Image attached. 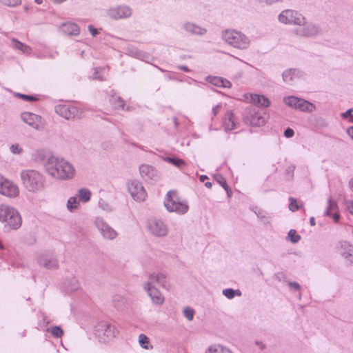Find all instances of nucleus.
<instances>
[{
	"label": "nucleus",
	"instance_id": "obj_1",
	"mask_svg": "<svg viewBox=\"0 0 353 353\" xmlns=\"http://www.w3.org/2000/svg\"><path fill=\"white\" fill-rule=\"evenodd\" d=\"M44 167L49 175L59 180H70L75 174V169L70 162L54 155L47 158Z\"/></svg>",
	"mask_w": 353,
	"mask_h": 353
},
{
	"label": "nucleus",
	"instance_id": "obj_2",
	"mask_svg": "<svg viewBox=\"0 0 353 353\" xmlns=\"http://www.w3.org/2000/svg\"><path fill=\"white\" fill-rule=\"evenodd\" d=\"M22 185L25 189L32 193H37L45 188L46 178L43 174L36 170H24L20 174Z\"/></svg>",
	"mask_w": 353,
	"mask_h": 353
},
{
	"label": "nucleus",
	"instance_id": "obj_3",
	"mask_svg": "<svg viewBox=\"0 0 353 353\" xmlns=\"http://www.w3.org/2000/svg\"><path fill=\"white\" fill-rule=\"evenodd\" d=\"M0 221L5 223V228L10 230H17L22 223L19 212L6 204H0Z\"/></svg>",
	"mask_w": 353,
	"mask_h": 353
},
{
	"label": "nucleus",
	"instance_id": "obj_4",
	"mask_svg": "<svg viewBox=\"0 0 353 353\" xmlns=\"http://www.w3.org/2000/svg\"><path fill=\"white\" fill-rule=\"evenodd\" d=\"M223 38L227 43L239 49H246L250 45L248 37L234 30H225Z\"/></svg>",
	"mask_w": 353,
	"mask_h": 353
},
{
	"label": "nucleus",
	"instance_id": "obj_5",
	"mask_svg": "<svg viewBox=\"0 0 353 353\" xmlns=\"http://www.w3.org/2000/svg\"><path fill=\"white\" fill-rule=\"evenodd\" d=\"M164 205L168 211L175 212L179 214L186 213L189 209L187 202L179 201L176 192L174 191H169L167 193Z\"/></svg>",
	"mask_w": 353,
	"mask_h": 353
},
{
	"label": "nucleus",
	"instance_id": "obj_6",
	"mask_svg": "<svg viewBox=\"0 0 353 353\" xmlns=\"http://www.w3.org/2000/svg\"><path fill=\"white\" fill-rule=\"evenodd\" d=\"M267 119V114L261 112L256 107L248 108L243 114L245 123L253 126L263 125Z\"/></svg>",
	"mask_w": 353,
	"mask_h": 353
},
{
	"label": "nucleus",
	"instance_id": "obj_7",
	"mask_svg": "<svg viewBox=\"0 0 353 353\" xmlns=\"http://www.w3.org/2000/svg\"><path fill=\"white\" fill-rule=\"evenodd\" d=\"M147 228L148 232L156 237L165 236L168 233V225L162 220L157 218L148 220Z\"/></svg>",
	"mask_w": 353,
	"mask_h": 353
},
{
	"label": "nucleus",
	"instance_id": "obj_8",
	"mask_svg": "<svg viewBox=\"0 0 353 353\" xmlns=\"http://www.w3.org/2000/svg\"><path fill=\"white\" fill-rule=\"evenodd\" d=\"M283 101L287 105L302 112H312L315 110L313 103L294 96L285 97Z\"/></svg>",
	"mask_w": 353,
	"mask_h": 353
},
{
	"label": "nucleus",
	"instance_id": "obj_9",
	"mask_svg": "<svg viewBox=\"0 0 353 353\" xmlns=\"http://www.w3.org/2000/svg\"><path fill=\"white\" fill-rule=\"evenodd\" d=\"M279 20L285 24L301 26L304 23L305 17L297 11L285 10L279 15Z\"/></svg>",
	"mask_w": 353,
	"mask_h": 353
},
{
	"label": "nucleus",
	"instance_id": "obj_10",
	"mask_svg": "<svg viewBox=\"0 0 353 353\" xmlns=\"http://www.w3.org/2000/svg\"><path fill=\"white\" fill-rule=\"evenodd\" d=\"M117 330L114 325L106 322H101L98 324L95 330V334L103 342L115 337Z\"/></svg>",
	"mask_w": 353,
	"mask_h": 353
},
{
	"label": "nucleus",
	"instance_id": "obj_11",
	"mask_svg": "<svg viewBox=\"0 0 353 353\" xmlns=\"http://www.w3.org/2000/svg\"><path fill=\"white\" fill-rule=\"evenodd\" d=\"M320 32L319 28L312 23L306 22L305 20L301 26L294 29V33L296 36L301 37H314L318 35Z\"/></svg>",
	"mask_w": 353,
	"mask_h": 353
},
{
	"label": "nucleus",
	"instance_id": "obj_12",
	"mask_svg": "<svg viewBox=\"0 0 353 353\" xmlns=\"http://www.w3.org/2000/svg\"><path fill=\"white\" fill-rule=\"evenodd\" d=\"M128 191L132 197L138 201L145 200L147 194L142 184L137 180H133L128 183Z\"/></svg>",
	"mask_w": 353,
	"mask_h": 353
},
{
	"label": "nucleus",
	"instance_id": "obj_13",
	"mask_svg": "<svg viewBox=\"0 0 353 353\" xmlns=\"http://www.w3.org/2000/svg\"><path fill=\"white\" fill-rule=\"evenodd\" d=\"M95 225L100 232L103 238L109 240L115 239L118 233L110 226L106 222H105L101 218H97L95 220Z\"/></svg>",
	"mask_w": 353,
	"mask_h": 353
},
{
	"label": "nucleus",
	"instance_id": "obj_14",
	"mask_svg": "<svg viewBox=\"0 0 353 353\" xmlns=\"http://www.w3.org/2000/svg\"><path fill=\"white\" fill-rule=\"evenodd\" d=\"M107 14L113 19H126L132 15V9L128 6H118L109 8Z\"/></svg>",
	"mask_w": 353,
	"mask_h": 353
},
{
	"label": "nucleus",
	"instance_id": "obj_15",
	"mask_svg": "<svg viewBox=\"0 0 353 353\" xmlns=\"http://www.w3.org/2000/svg\"><path fill=\"white\" fill-rule=\"evenodd\" d=\"M40 265L49 270H56L59 268V262L55 255L52 253H46L38 258Z\"/></svg>",
	"mask_w": 353,
	"mask_h": 353
},
{
	"label": "nucleus",
	"instance_id": "obj_16",
	"mask_svg": "<svg viewBox=\"0 0 353 353\" xmlns=\"http://www.w3.org/2000/svg\"><path fill=\"white\" fill-rule=\"evenodd\" d=\"M143 289L148 292L152 302L157 305H161L164 301V297L160 291L150 283H145Z\"/></svg>",
	"mask_w": 353,
	"mask_h": 353
},
{
	"label": "nucleus",
	"instance_id": "obj_17",
	"mask_svg": "<svg viewBox=\"0 0 353 353\" xmlns=\"http://www.w3.org/2000/svg\"><path fill=\"white\" fill-rule=\"evenodd\" d=\"M141 177L145 181L155 182L159 179L158 171L149 165H141L139 168Z\"/></svg>",
	"mask_w": 353,
	"mask_h": 353
},
{
	"label": "nucleus",
	"instance_id": "obj_18",
	"mask_svg": "<svg viewBox=\"0 0 353 353\" xmlns=\"http://www.w3.org/2000/svg\"><path fill=\"white\" fill-rule=\"evenodd\" d=\"M23 122L34 129L39 130L41 125V117L32 112H25L21 115Z\"/></svg>",
	"mask_w": 353,
	"mask_h": 353
},
{
	"label": "nucleus",
	"instance_id": "obj_19",
	"mask_svg": "<svg viewBox=\"0 0 353 353\" xmlns=\"http://www.w3.org/2000/svg\"><path fill=\"white\" fill-rule=\"evenodd\" d=\"M55 112L61 117L69 120L74 118L77 113V109L73 106L60 104L55 106Z\"/></svg>",
	"mask_w": 353,
	"mask_h": 353
},
{
	"label": "nucleus",
	"instance_id": "obj_20",
	"mask_svg": "<svg viewBox=\"0 0 353 353\" xmlns=\"http://www.w3.org/2000/svg\"><path fill=\"white\" fill-rule=\"evenodd\" d=\"M19 190L18 187L12 181L7 179L3 188L0 190V194L10 198L18 196Z\"/></svg>",
	"mask_w": 353,
	"mask_h": 353
},
{
	"label": "nucleus",
	"instance_id": "obj_21",
	"mask_svg": "<svg viewBox=\"0 0 353 353\" xmlns=\"http://www.w3.org/2000/svg\"><path fill=\"white\" fill-rule=\"evenodd\" d=\"M146 283H150V284L153 285L155 283H157L159 285L166 289H168L169 287L166 281V275L163 273L151 274L149 276L148 281Z\"/></svg>",
	"mask_w": 353,
	"mask_h": 353
},
{
	"label": "nucleus",
	"instance_id": "obj_22",
	"mask_svg": "<svg viewBox=\"0 0 353 353\" xmlns=\"http://www.w3.org/2000/svg\"><path fill=\"white\" fill-rule=\"evenodd\" d=\"M238 123L234 114L231 111H228L223 119V126L225 131H231L237 128Z\"/></svg>",
	"mask_w": 353,
	"mask_h": 353
},
{
	"label": "nucleus",
	"instance_id": "obj_23",
	"mask_svg": "<svg viewBox=\"0 0 353 353\" xmlns=\"http://www.w3.org/2000/svg\"><path fill=\"white\" fill-rule=\"evenodd\" d=\"M206 80L211 84L220 88H230L232 86L230 81L220 77L209 76L206 78Z\"/></svg>",
	"mask_w": 353,
	"mask_h": 353
},
{
	"label": "nucleus",
	"instance_id": "obj_24",
	"mask_svg": "<svg viewBox=\"0 0 353 353\" xmlns=\"http://www.w3.org/2000/svg\"><path fill=\"white\" fill-rule=\"evenodd\" d=\"M341 254L349 262L353 263V245L347 241L341 243Z\"/></svg>",
	"mask_w": 353,
	"mask_h": 353
},
{
	"label": "nucleus",
	"instance_id": "obj_25",
	"mask_svg": "<svg viewBox=\"0 0 353 353\" xmlns=\"http://www.w3.org/2000/svg\"><path fill=\"white\" fill-rule=\"evenodd\" d=\"M250 101L254 105L260 107L267 108L270 104V101L264 95L256 94H250Z\"/></svg>",
	"mask_w": 353,
	"mask_h": 353
},
{
	"label": "nucleus",
	"instance_id": "obj_26",
	"mask_svg": "<svg viewBox=\"0 0 353 353\" xmlns=\"http://www.w3.org/2000/svg\"><path fill=\"white\" fill-rule=\"evenodd\" d=\"M62 32L68 35L77 36L79 34V26L72 22H66L62 24Z\"/></svg>",
	"mask_w": 353,
	"mask_h": 353
},
{
	"label": "nucleus",
	"instance_id": "obj_27",
	"mask_svg": "<svg viewBox=\"0 0 353 353\" xmlns=\"http://www.w3.org/2000/svg\"><path fill=\"white\" fill-rule=\"evenodd\" d=\"M183 29L192 34L203 35L206 33V30L205 28L190 22L184 23Z\"/></svg>",
	"mask_w": 353,
	"mask_h": 353
},
{
	"label": "nucleus",
	"instance_id": "obj_28",
	"mask_svg": "<svg viewBox=\"0 0 353 353\" xmlns=\"http://www.w3.org/2000/svg\"><path fill=\"white\" fill-rule=\"evenodd\" d=\"M110 103L115 109H123L125 106L124 101L120 96L116 94L115 93L111 94L110 98Z\"/></svg>",
	"mask_w": 353,
	"mask_h": 353
},
{
	"label": "nucleus",
	"instance_id": "obj_29",
	"mask_svg": "<svg viewBox=\"0 0 353 353\" xmlns=\"http://www.w3.org/2000/svg\"><path fill=\"white\" fill-rule=\"evenodd\" d=\"M12 45L13 48L21 50L22 52L25 54H30L31 52V48L30 46L20 42L19 41L13 39L12 40Z\"/></svg>",
	"mask_w": 353,
	"mask_h": 353
},
{
	"label": "nucleus",
	"instance_id": "obj_30",
	"mask_svg": "<svg viewBox=\"0 0 353 353\" xmlns=\"http://www.w3.org/2000/svg\"><path fill=\"white\" fill-rule=\"evenodd\" d=\"M296 72L297 70L296 69H289L284 71L282 74L283 81L288 84H292L296 74Z\"/></svg>",
	"mask_w": 353,
	"mask_h": 353
},
{
	"label": "nucleus",
	"instance_id": "obj_31",
	"mask_svg": "<svg viewBox=\"0 0 353 353\" xmlns=\"http://www.w3.org/2000/svg\"><path fill=\"white\" fill-rule=\"evenodd\" d=\"M165 161L170 163H172L176 168H180V169L186 165L185 162L183 159H179L176 157H168L165 158Z\"/></svg>",
	"mask_w": 353,
	"mask_h": 353
},
{
	"label": "nucleus",
	"instance_id": "obj_32",
	"mask_svg": "<svg viewBox=\"0 0 353 353\" xmlns=\"http://www.w3.org/2000/svg\"><path fill=\"white\" fill-rule=\"evenodd\" d=\"M80 199L83 202H88L91 197V192L86 188H81L78 191Z\"/></svg>",
	"mask_w": 353,
	"mask_h": 353
},
{
	"label": "nucleus",
	"instance_id": "obj_33",
	"mask_svg": "<svg viewBox=\"0 0 353 353\" xmlns=\"http://www.w3.org/2000/svg\"><path fill=\"white\" fill-rule=\"evenodd\" d=\"M327 207L325 212V215L327 216H331V210H337L338 205L337 203L332 200V197L330 196L327 199Z\"/></svg>",
	"mask_w": 353,
	"mask_h": 353
},
{
	"label": "nucleus",
	"instance_id": "obj_34",
	"mask_svg": "<svg viewBox=\"0 0 353 353\" xmlns=\"http://www.w3.org/2000/svg\"><path fill=\"white\" fill-rule=\"evenodd\" d=\"M205 353H232L228 349L223 346H210Z\"/></svg>",
	"mask_w": 353,
	"mask_h": 353
},
{
	"label": "nucleus",
	"instance_id": "obj_35",
	"mask_svg": "<svg viewBox=\"0 0 353 353\" xmlns=\"http://www.w3.org/2000/svg\"><path fill=\"white\" fill-rule=\"evenodd\" d=\"M223 294L229 299H233L236 295L241 296V292L239 290H234L232 288H227L223 290Z\"/></svg>",
	"mask_w": 353,
	"mask_h": 353
},
{
	"label": "nucleus",
	"instance_id": "obj_36",
	"mask_svg": "<svg viewBox=\"0 0 353 353\" xmlns=\"http://www.w3.org/2000/svg\"><path fill=\"white\" fill-rule=\"evenodd\" d=\"M48 331L56 338H61L63 335V330L60 326H52L48 329Z\"/></svg>",
	"mask_w": 353,
	"mask_h": 353
},
{
	"label": "nucleus",
	"instance_id": "obj_37",
	"mask_svg": "<svg viewBox=\"0 0 353 353\" xmlns=\"http://www.w3.org/2000/svg\"><path fill=\"white\" fill-rule=\"evenodd\" d=\"M34 160L37 162H46V152L43 150H38L34 154Z\"/></svg>",
	"mask_w": 353,
	"mask_h": 353
},
{
	"label": "nucleus",
	"instance_id": "obj_38",
	"mask_svg": "<svg viewBox=\"0 0 353 353\" xmlns=\"http://www.w3.org/2000/svg\"><path fill=\"white\" fill-rule=\"evenodd\" d=\"M79 205V201H77V198L75 196L70 197L67 203V208L70 211H72L74 209H77Z\"/></svg>",
	"mask_w": 353,
	"mask_h": 353
},
{
	"label": "nucleus",
	"instance_id": "obj_39",
	"mask_svg": "<svg viewBox=\"0 0 353 353\" xmlns=\"http://www.w3.org/2000/svg\"><path fill=\"white\" fill-rule=\"evenodd\" d=\"M288 236L291 242L295 243L299 241L301 236L298 234L295 230H290L288 234Z\"/></svg>",
	"mask_w": 353,
	"mask_h": 353
},
{
	"label": "nucleus",
	"instance_id": "obj_40",
	"mask_svg": "<svg viewBox=\"0 0 353 353\" xmlns=\"http://www.w3.org/2000/svg\"><path fill=\"white\" fill-rule=\"evenodd\" d=\"M289 201H290L289 209L292 212H296L299 209L302 208V205H299L298 204L296 199H294L293 197H290Z\"/></svg>",
	"mask_w": 353,
	"mask_h": 353
},
{
	"label": "nucleus",
	"instance_id": "obj_41",
	"mask_svg": "<svg viewBox=\"0 0 353 353\" xmlns=\"http://www.w3.org/2000/svg\"><path fill=\"white\" fill-rule=\"evenodd\" d=\"M14 96L24 101H36L38 100L37 97L34 96L27 95L19 92L15 93Z\"/></svg>",
	"mask_w": 353,
	"mask_h": 353
},
{
	"label": "nucleus",
	"instance_id": "obj_42",
	"mask_svg": "<svg viewBox=\"0 0 353 353\" xmlns=\"http://www.w3.org/2000/svg\"><path fill=\"white\" fill-rule=\"evenodd\" d=\"M183 313L184 316L188 321H192L193 319L194 314V310L192 308H191L190 307H186L184 308Z\"/></svg>",
	"mask_w": 353,
	"mask_h": 353
},
{
	"label": "nucleus",
	"instance_id": "obj_43",
	"mask_svg": "<svg viewBox=\"0 0 353 353\" xmlns=\"http://www.w3.org/2000/svg\"><path fill=\"white\" fill-rule=\"evenodd\" d=\"M295 170L294 165H289L285 170V177L288 180L292 179L294 176V172Z\"/></svg>",
	"mask_w": 353,
	"mask_h": 353
},
{
	"label": "nucleus",
	"instance_id": "obj_44",
	"mask_svg": "<svg viewBox=\"0 0 353 353\" xmlns=\"http://www.w3.org/2000/svg\"><path fill=\"white\" fill-rule=\"evenodd\" d=\"M139 342L141 347H143L145 349H148V347L146 346V344L148 343V338L143 334H141L139 336Z\"/></svg>",
	"mask_w": 353,
	"mask_h": 353
},
{
	"label": "nucleus",
	"instance_id": "obj_45",
	"mask_svg": "<svg viewBox=\"0 0 353 353\" xmlns=\"http://www.w3.org/2000/svg\"><path fill=\"white\" fill-rule=\"evenodd\" d=\"M218 183L227 191L228 194H229V186L227 184L226 180L222 176H219L216 179Z\"/></svg>",
	"mask_w": 353,
	"mask_h": 353
},
{
	"label": "nucleus",
	"instance_id": "obj_46",
	"mask_svg": "<svg viewBox=\"0 0 353 353\" xmlns=\"http://www.w3.org/2000/svg\"><path fill=\"white\" fill-rule=\"evenodd\" d=\"M0 1L8 6H16L21 3V0H0Z\"/></svg>",
	"mask_w": 353,
	"mask_h": 353
},
{
	"label": "nucleus",
	"instance_id": "obj_47",
	"mask_svg": "<svg viewBox=\"0 0 353 353\" xmlns=\"http://www.w3.org/2000/svg\"><path fill=\"white\" fill-rule=\"evenodd\" d=\"M10 148L11 152L14 154H19L22 150L18 144H13Z\"/></svg>",
	"mask_w": 353,
	"mask_h": 353
},
{
	"label": "nucleus",
	"instance_id": "obj_48",
	"mask_svg": "<svg viewBox=\"0 0 353 353\" xmlns=\"http://www.w3.org/2000/svg\"><path fill=\"white\" fill-rule=\"evenodd\" d=\"M288 285L291 289H293L294 290L299 291L301 289L300 285L296 282H289Z\"/></svg>",
	"mask_w": 353,
	"mask_h": 353
},
{
	"label": "nucleus",
	"instance_id": "obj_49",
	"mask_svg": "<svg viewBox=\"0 0 353 353\" xmlns=\"http://www.w3.org/2000/svg\"><path fill=\"white\" fill-rule=\"evenodd\" d=\"M294 134V132L292 128H288L284 131V136L287 138L292 137Z\"/></svg>",
	"mask_w": 353,
	"mask_h": 353
},
{
	"label": "nucleus",
	"instance_id": "obj_50",
	"mask_svg": "<svg viewBox=\"0 0 353 353\" xmlns=\"http://www.w3.org/2000/svg\"><path fill=\"white\" fill-rule=\"evenodd\" d=\"M221 107H222V104L221 103H219L217 104L216 105H215L214 107L212 108V114H213V117H215L221 110Z\"/></svg>",
	"mask_w": 353,
	"mask_h": 353
},
{
	"label": "nucleus",
	"instance_id": "obj_51",
	"mask_svg": "<svg viewBox=\"0 0 353 353\" xmlns=\"http://www.w3.org/2000/svg\"><path fill=\"white\" fill-rule=\"evenodd\" d=\"M347 208L349 212L353 215V200L347 201Z\"/></svg>",
	"mask_w": 353,
	"mask_h": 353
},
{
	"label": "nucleus",
	"instance_id": "obj_52",
	"mask_svg": "<svg viewBox=\"0 0 353 353\" xmlns=\"http://www.w3.org/2000/svg\"><path fill=\"white\" fill-rule=\"evenodd\" d=\"M88 30L93 37H95L98 34L97 30L91 25L88 26Z\"/></svg>",
	"mask_w": 353,
	"mask_h": 353
},
{
	"label": "nucleus",
	"instance_id": "obj_53",
	"mask_svg": "<svg viewBox=\"0 0 353 353\" xmlns=\"http://www.w3.org/2000/svg\"><path fill=\"white\" fill-rule=\"evenodd\" d=\"M353 110L352 109H349L347 110L345 112H343L341 114V117L345 118V119H347L349 117V116L351 114V113L352 112Z\"/></svg>",
	"mask_w": 353,
	"mask_h": 353
},
{
	"label": "nucleus",
	"instance_id": "obj_54",
	"mask_svg": "<svg viewBox=\"0 0 353 353\" xmlns=\"http://www.w3.org/2000/svg\"><path fill=\"white\" fill-rule=\"evenodd\" d=\"M7 179L0 174V190L3 188V185H4Z\"/></svg>",
	"mask_w": 353,
	"mask_h": 353
},
{
	"label": "nucleus",
	"instance_id": "obj_55",
	"mask_svg": "<svg viewBox=\"0 0 353 353\" xmlns=\"http://www.w3.org/2000/svg\"><path fill=\"white\" fill-rule=\"evenodd\" d=\"M347 132L348 135H350V137L353 139V126L350 127L347 129Z\"/></svg>",
	"mask_w": 353,
	"mask_h": 353
},
{
	"label": "nucleus",
	"instance_id": "obj_56",
	"mask_svg": "<svg viewBox=\"0 0 353 353\" xmlns=\"http://www.w3.org/2000/svg\"><path fill=\"white\" fill-rule=\"evenodd\" d=\"M333 219H334L335 222H339V219H340L339 214L337 213V212L334 213V215H333Z\"/></svg>",
	"mask_w": 353,
	"mask_h": 353
},
{
	"label": "nucleus",
	"instance_id": "obj_57",
	"mask_svg": "<svg viewBox=\"0 0 353 353\" xmlns=\"http://www.w3.org/2000/svg\"><path fill=\"white\" fill-rule=\"evenodd\" d=\"M178 68L180 70H181L183 71H185V72H189L190 71L189 68L187 66H185V65H179Z\"/></svg>",
	"mask_w": 353,
	"mask_h": 353
},
{
	"label": "nucleus",
	"instance_id": "obj_58",
	"mask_svg": "<svg viewBox=\"0 0 353 353\" xmlns=\"http://www.w3.org/2000/svg\"><path fill=\"white\" fill-rule=\"evenodd\" d=\"M282 0H264V1L268 4H272L276 2L281 1Z\"/></svg>",
	"mask_w": 353,
	"mask_h": 353
},
{
	"label": "nucleus",
	"instance_id": "obj_59",
	"mask_svg": "<svg viewBox=\"0 0 353 353\" xmlns=\"http://www.w3.org/2000/svg\"><path fill=\"white\" fill-rule=\"evenodd\" d=\"M310 223L312 226H314L316 225L315 219L314 217L312 216L310 219Z\"/></svg>",
	"mask_w": 353,
	"mask_h": 353
},
{
	"label": "nucleus",
	"instance_id": "obj_60",
	"mask_svg": "<svg viewBox=\"0 0 353 353\" xmlns=\"http://www.w3.org/2000/svg\"><path fill=\"white\" fill-rule=\"evenodd\" d=\"M208 176L206 175H201L199 179L201 182H204L206 179H208Z\"/></svg>",
	"mask_w": 353,
	"mask_h": 353
},
{
	"label": "nucleus",
	"instance_id": "obj_61",
	"mask_svg": "<svg viewBox=\"0 0 353 353\" xmlns=\"http://www.w3.org/2000/svg\"><path fill=\"white\" fill-rule=\"evenodd\" d=\"M349 188L353 192V178H352L349 181Z\"/></svg>",
	"mask_w": 353,
	"mask_h": 353
},
{
	"label": "nucleus",
	"instance_id": "obj_62",
	"mask_svg": "<svg viewBox=\"0 0 353 353\" xmlns=\"http://www.w3.org/2000/svg\"><path fill=\"white\" fill-rule=\"evenodd\" d=\"M256 343L258 345H259V347H260L261 349H263V348L265 347V345H264L261 342H260V343H259V342L256 341Z\"/></svg>",
	"mask_w": 353,
	"mask_h": 353
},
{
	"label": "nucleus",
	"instance_id": "obj_63",
	"mask_svg": "<svg viewBox=\"0 0 353 353\" xmlns=\"http://www.w3.org/2000/svg\"><path fill=\"white\" fill-rule=\"evenodd\" d=\"M205 187H207L208 188H210L212 187V183H210V182H206V183H205Z\"/></svg>",
	"mask_w": 353,
	"mask_h": 353
},
{
	"label": "nucleus",
	"instance_id": "obj_64",
	"mask_svg": "<svg viewBox=\"0 0 353 353\" xmlns=\"http://www.w3.org/2000/svg\"><path fill=\"white\" fill-rule=\"evenodd\" d=\"M349 121L351 123H353V114L351 113V114L349 116Z\"/></svg>",
	"mask_w": 353,
	"mask_h": 353
}]
</instances>
